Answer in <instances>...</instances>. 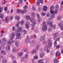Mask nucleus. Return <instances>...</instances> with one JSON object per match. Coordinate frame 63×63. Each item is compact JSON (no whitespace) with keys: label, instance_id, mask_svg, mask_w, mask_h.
Wrapping results in <instances>:
<instances>
[{"label":"nucleus","instance_id":"f257e3e1","mask_svg":"<svg viewBox=\"0 0 63 63\" xmlns=\"http://www.w3.org/2000/svg\"><path fill=\"white\" fill-rule=\"evenodd\" d=\"M21 30V28L19 27L17 29V30H16L15 32L16 34V39H18L19 38H20V32Z\"/></svg>","mask_w":63,"mask_h":63},{"label":"nucleus","instance_id":"f03ea898","mask_svg":"<svg viewBox=\"0 0 63 63\" xmlns=\"http://www.w3.org/2000/svg\"><path fill=\"white\" fill-rule=\"evenodd\" d=\"M50 13L52 15L51 16V18H53L55 17V15L54 14V12L53 10H50Z\"/></svg>","mask_w":63,"mask_h":63},{"label":"nucleus","instance_id":"7ed1b4c3","mask_svg":"<svg viewBox=\"0 0 63 63\" xmlns=\"http://www.w3.org/2000/svg\"><path fill=\"white\" fill-rule=\"evenodd\" d=\"M59 35L58 33H55L53 34V40H55L56 39V37H57Z\"/></svg>","mask_w":63,"mask_h":63},{"label":"nucleus","instance_id":"20e7f679","mask_svg":"<svg viewBox=\"0 0 63 63\" xmlns=\"http://www.w3.org/2000/svg\"><path fill=\"white\" fill-rule=\"evenodd\" d=\"M36 44V42L35 40H32L31 42V46L32 47H33Z\"/></svg>","mask_w":63,"mask_h":63},{"label":"nucleus","instance_id":"39448f33","mask_svg":"<svg viewBox=\"0 0 63 63\" xmlns=\"http://www.w3.org/2000/svg\"><path fill=\"white\" fill-rule=\"evenodd\" d=\"M47 25H44L42 28V29L43 31H46L47 30Z\"/></svg>","mask_w":63,"mask_h":63},{"label":"nucleus","instance_id":"423d86ee","mask_svg":"<svg viewBox=\"0 0 63 63\" xmlns=\"http://www.w3.org/2000/svg\"><path fill=\"white\" fill-rule=\"evenodd\" d=\"M43 2V0H38L37 3L36 5L37 6H39L40 3H42Z\"/></svg>","mask_w":63,"mask_h":63},{"label":"nucleus","instance_id":"0eeeda50","mask_svg":"<svg viewBox=\"0 0 63 63\" xmlns=\"http://www.w3.org/2000/svg\"><path fill=\"white\" fill-rule=\"evenodd\" d=\"M15 36H16V34H15V33L12 32V33L11 35V39H14V38H15Z\"/></svg>","mask_w":63,"mask_h":63},{"label":"nucleus","instance_id":"6e6552de","mask_svg":"<svg viewBox=\"0 0 63 63\" xmlns=\"http://www.w3.org/2000/svg\"><path fill=\"white\" fill-rule=\"evenodd\" d=\"M6 42V39L4 38H3L2 39V41L1 43V44L2 46H4Z\"/></svg>","mask_w":63,"mask_h":63},{"label":"nucleus","instance_id":"1a4fd4ad","mask_svg":"<svg viewBox=\"0 0 63 63\" xmlns=\"http://www.w3.org/2000/svg\"><path fill=\"white\" fill-rule=\"evenodd\" d=\"M29 24H30L29 22H26V24L25 25V27L26 28L28 29V28H29Z\"/></svg>","mask_w":63,"mask_h":63},{"label":"nucleus","instance_id":"9d476101","mask_svg":"<svg viewBox=\"0 0 63 63\" xmlns=\"http://www.w3.org/2000/svg\"><path fill=\"white\" fill-rule=\"evenodd\" d=\"M30 42V39L29 38H27L25 40V43H27V44H28Z\"/></svg>","mask_w":63,"mask_h":63},{"label":"nucleus","instance_id":"9b49d317","mask_svg":"<svg viewBox=\"0 0 63 63\" xmlns=\"http://www.w3.org/2000/svg\"><path fill=\"white\" fill-rule=\"evenodd\" d=\"M45 38L46 37H45V36L44 35H42L40 38V40L41 41H43L45 40Z\"/></svg>","mask_w":63,"mask_h":63},{"label":"nucleus","instance_id":"f8f14e48","mask_svg":"<svg viewBox=\"0 0 63 63\" xmlns=\"http://www.w3.org/2000/svg\"><path fill=\"white\" fill-rule=\"evenodd\" d=\"M52 22H50L49 21H48L47 22V25H49L50 27V26H52Z\"/></svg>","mask_w":63,"mask_h":63},{"label":"nucleus","instance_id":"ddd939ff","mask_svg":"<svg viewBox=\"0 0 63 63\" xmlns=\"http://www.w3.org/2000/svg\"><path fill=\"white\" fill-rule=\"evenodd\" d=\"M7 44L8 45H9L7 46V47H10V46H11V44H12L10 40L8 41L7 42Z\"/></svg>","mask_w":63,"mask_h":63},{"label":"nucleus","instance_id":"4468645a","mask_svg":"<svg viewBox=\"0 0 63 63\" xmlns=\"http://www.w3.org/2000/svg\"><path fill=\"white\" fill-rule=\"evenodd\" d=\"M58 56L60 55V52H58V51L56 53V57H57Z\"/></svg>","mask_w":63,"mask_h":63},{"label":"nucleus","instance_id":"2eb2a0df","mask_svg":"<svg viewBox=\"0 0 63 63\" xmlns=\"http://www.w3.org/2000/svg\"><path fill=\"white\" fill-rule=\"evenodd\" d=\"M7 62V60L6 59L3 60H2V63H6Z\"/></svg>","mask_w":63,"mask_h":63},{"label":"nucleus","instance_id":"dca6fc26","mask_svg":"<svg viewBox=\"0 0 63 63\" xmlns=\"http://www.w3.org/2000/svg\"><path fill=\"white\" fill-rule=\"evenodd\" d=\"M15 45L16 47H18L19 46V43H18V41H16L15 42Z\"/></svg>","mask_w":63,"mask_h":63},{"label":"nucleus","instance_id":"f3484780","mask_svg":"<svg viewBox=\"0 0 63 63\" xmlns=\"http://www.w3.org/2000/svg\"><path fill=\"white\" fill-rule=\"evenodd\" d=\"M55 8L56 10H58L59 9V6L58 5H56L55 7Z\"/></svg>","mask_w":63,"mask_h":63},{"label":"nucleus","instance_id":"a211bd4d","mask_svg":"<svg viewBox=\"0 0 63 63\" xmlns=\"http://www.w3.org/2000/svg\"><path fill=\"white\" fill-rule=\"evenodd\" d=\"M23 54V52H21L20 53H18V55L20 57H21V56Z\"/></svg>","mask_w":63,"mask_h":63},{"label":"nucleus","instance_id":"6ab92c4d","mask_svg":"<svg viewBox=\"0 0 63 63\" xmlns=\"http://www.w3.org/2000/svg\"><path fill=\"white\" fill-rule=\"evenodd\" d=\"M51 27H52V28L53 29H55L56 28V26L55 25H53L52 24L51 26H50Z\"/></svg>","mask_w":63,"mask_h":63},{"label":"nucleus","instance_id":"aec40b11","mask_svg":"<svg viewBox=\"0 0 63 63\" xmlns=\"http://www.w3.org/2000/svg\"><path fill=\"white\" fill-rule=\"evenodd\" d=\"M61 19H62V17H61V16H60V15L58 17V20H61Z\"/></svg>","mask_w":63,"mask_h":63},{"label":"nucleus","instance_id":"412c9836","mask_svg":"<svg viewBox=\"0 0 63 63\" xmlns=\"http://www.w3.org/2000/svg\"><path fill=\"white\" fill-rule=\"evenodd\" d=\"M15 18L17 20H19L20 19V17L19 16H16L15 17Z\"/></svg>","mask_w":63,"mask_h":63},{"label":"nucleus","instance_id":"4be33fe9","mask_svg":"<svg viewBox=\"0 0 63 63\" xmlns=\"http://www.w3.org/2000/svg\"><path fill=\"white\" fill-rule=\"evenodd\" d=\"M31 16L32 17H34L35 16V13H32Z\"/></svg>","mask_w":63,"mask_h":63},{"label":"nucleus","instance_id":"5701e85b","mask_svg":"<svg viewBox=\"0 0 63 63\" xmlns=\"http://www.w3.org/2000/svg\"><path fill=\"white\" fill-rule=\"evenodd\" d=\"M47 7L46 6H45L44 7V10L45 12L47 11Z\"/></svg>","mask_w":63,"mask_h":63},{"label":"nucleus","instance_id":"b1692460","mask_svg":"<svg viewBox=\"0 0 63 63\" xmlns=\"http://www.w3.org/2000/svg\"><path fill=\"white\" fill-rule=\"evenodd\" d=\"M34 21V18H32L30 19V21L31 22H33Z\"/></svg>","mask_w":63,"mask_h":63},{"label":"nucleus","instance_id":"393cba45","mask_svg":"<svg viewBox=\"0 0 63 63\" xmlns=\"http://www.w3.org/2000/svg\"><path fill=\"white\" fill-rule=\"evenodd\" d=\"M26 18L27 20H29L30 18V17L29 16H27L26 17Z\"/></svg>","mask_w":63,"mask_h":63},{"label":"nucleus","instance_id":"a878e982","mask_svg":"<svg viewBox=\"0 0 63 63\" xmlns=\"http://www.w3.org/2000/svg\"><path fill=\"white\" fill-rule=\"evenodd\" d=\"M19 24H20V22H18L16 24V27H19Z\"/></svg>","mask_w":63,"mask_h":63},{"label":"nucleus","instance_id":"bb28decb","mask_svg":"<svg viewBox=\"0 0 63 63\" xmlns=\"http://www.w3.org/2000/svg\"><path fill=\"white\" fill-rule=\"evenodd\" d=\"M16 48H13L12 50V51L13 52H15L16 51Z\"/></svg>","mask_w":63,"mask_h":63},{"label":"nucleus","instance_id":"cd10ccee","mask_svg":"<svg viewBox=\"0 0 63 63\" xmlns=\"http://www.w3.org/2000/svg\"><path fill=\"white\" fill-rule=\"evenodd\" d=\"M1 53L3 55H4L6 54V51H1Z\"/></svg>","mask_w":63,"mask_h":63},{"label":"nucleus","instance_id":"c85d7f7f","mask_svg":"<svg viewBox=\"0 0 63 63\" xmlns=\"http://www.w3.org/2000/svg\"><path fill=\"white\" fill-rule=\"evenodd\" d=\"M51 42V38H49V39L48 40L47 43L48 44H50V43H52L50 42Z\"/></svg>","mask_w":63,"mask_h":63},{"label":"nucleus","instance_id":"c756f323","mask_svg":"<svg viewBox=\"0 0 63 63\" xmlns=\"http://www.w3.org/2000/svg\"><path fill=\"white\" fill-rule=\"evenodd\" d=\"M54 45L55 47L57 45V41H56V40L54 42Z\"/></svg>","mask_w":63,"mask_h":63},{"label":"nucleus","instance_id":"7c9ffc66","mask_svg":"<svg viewBox=\"0 0 63 63\" xmlns=\"http://www.w3.org/2000/svg\"><path fill=\"white\" fill-rule=\"evenodd\" d=\"M44 53H42L40 54V57H44Z\"/></svg>","mask_w":63,"mask_h":63},{"label":"nucleus","instance_id":"2f4dec72","mask_svg":"<svg viewBox=\"0 0 63 63\" xmlns=\"http://www.w3.org/2000/svg\"><path fill=\"white\" fill-rule=\"evenodd\" d=\"M21 24V25H23L24 24V22L23 20H22L20 22Z\"/></svg>","mask_w":63,"mask_h":63},{"label":"nucleus","instance_id":"473e14b6","mask_svg":"<svg viewBox=\"0 0 63 63\" xmlns=\"http://www.w3.org/2000/svg\"><path fill=\"white\" fill-rule=\"evenodd\" d=\"M12 31H15L16 30V27H15V26H13V27L12 28Z\"/></svg>","mask_w":63,"mask_h":63},{"label":"nucleus","instance_id":"72a5a7b5","mask_svg":"<svg viewBox=\"0 0 63 63\" xmlns=\"http://www.w3.org/2000/svg\"><path fill=\"white\" fill-rule=\"evenodd\" d=\"M48 31L49 32H52V29L51 28H48Z\"/></svg>","mask_w":63,"mask_h":63},{"label":"nucleus","instance_id":"f704fd0d","mask_svg":"<svg viewBox=\"0 0 63 63\" xmlns=\"http://www.w3.org/2000/svg\"><path fill=\"white\" fill-rule=\"evenodd\" d=\"M41 15L42 16H45L46 15V13H45L42 12L41 13Z\"/></svg>","mask_w":63,"mask_h":63},{"label":"nucleus","instance_id":"c9c22d12","mask_svg":"<svg viewBox=\"0 0 63 63\" xmlns=\"http://www.w3.org/2000/svg\"><path fill=\"white\" fill-rule=\"evenodd\" d=\"M36 51L35 50H33L32 52V54H35L36 53Z\"/></svg>","mask_w":63,"mask_h":63},{"label":"nucleus","instance_id":"e433bc0d","mask_svg":"<svg viewBox=\"0 0 63 63\" xmlns=\"http://www.w3.org/2000/svg\"><path fill=\"white\" fill-rule=\"evenodd\" d=\"M38 57L36 55L34 56V59H38Z\"/></svg>","mask_w":63,"mask_h":63},{"label":"nucleus","instance_id":"4c0bfd02","mask_svg":"<svg viewBox=\"0 0 63 63\" xmlns=\"http://www.w3.org/2000/svg\"><path fill=\"white\" fill-rule=\"evenodd\" d=\"M5 21H6L7 22H8V21H9V18L8 17H7L5 18Z\"/></svg>","mask_w":63,"mask_h":63},{"label":"nucleus","instance_id":"58836bf2","mask_svg":"<svg viewBox=\"0 0 63 63\" xmlns=\"http://www.w3.org/2000/svg\"><path fill=\"white\" fill-rule=\"evenodd\" d=\"M3 10V8L2 7H1L0 8V13H1V12H2Z\"/></svg>","mask_w":63,"mask_h":63},{"label":"nucleus","instance_id":"ea45409f","mask_svg":"<svg viewBox=\"0 0 63 63\" xmlns=\"http://www.w3.org/2000/svg\"><path fill=\"white\" fill-rule=\"evenodd\" d=\"M54 63H57V59H55L54 60Z\"/></svg>","mask_w":63,"mask_h":63},{"label":"nucleus","instance_id":"a19ab883","mask_svg":"<svg viewBox=\"0 0 63 63\" xmlns=\"http://www.w3.org/2000/svg\"><path fill=\"white\" fill-rule=\"evenodd\" d=\"M52 46V43H50L49 45V47H51Z\"/></svg>","mask_w":63,"mask_h":63},{"label":"nucleus","instance_id":"79ce46f5","mask_svg":"<svg viewBox=\"0 0 63 63\" xmlns=\"http://www.w3.org/2000/svg\"><path fill=\"white\" fill-rule=\"evenodd\" d=\"M58 26L60 27H61L62 26V24L61 23H59L58 24Z\"/></svg>","mask_w":63,"mask_h":63},{"label":"nucleus","instance_id":"37998d69","mask_svg":"<svg viewBox=\"0 0 63 63\" xmlns=\"http://www.w3.org/2000/svg\"><path fill=\"white\" fill-rule=\"evenodd\" d=\"M4 17V16L2 14H0V18H3Z\"/></svg>","mask_w":63,"mask_h":63},{"label":"nucleus","instance_id":"c03bdc74","mask_svg":"<svg viewBox=\"0 0 63 63\" xmlns=\"http://www.w3.org/2000/svg\"><path fill=\"white\" fill-rule=\"evenodd\" d=\"M17 13L18 14H19L20 13V11L19 9H17L16 11Z\"/></svg>","mask_w":63,"mask_h":63},{"label":"nucleus","instance_id":"a18cd8bd","mask_svg":"<svg viewBox=\"0 0 63 63\" xmlns=\"http://www.w3.org/2000/svg\"><path fill=\"white\" fill-rule=\"evenodd\" d=\"M19 2H18V4H21L22 2V0H19Z\"/></svg>","mask_w":63,"mask_h":63},{"label":"nucleus","instance_id":"49530a36","mask_svg":"<svg viewBox=\"0 0 63 63\" xmlns=\"http://www.w3.org/2000/svg\"><path fill=\"white\" fill-rule=\"evenodd\" d=\"M43 60L42 59H41L39 60L38 62V63H41V62H43Z\"/></svg>","mask_w":63,"mask_h":63},{"label":"nucleus","instance_id":"de8ad7c7","mask_svg":"<svg viewBox=\"0 0 63 63\" xmlns=\"http://www.w3.org/2000/svg\"><path fill=\"white\" fill-rule=\"evenodd\" d=\"M32 9L33 11H35V7L33 6L32 7Z\"/></svg>","mask_w":63,"mask_h":63},{"label":"nucleus","instance_id":"09e8293b","mask_svg":"<svg viewBox=\"0 0 63 63\" xmlns=\"http://www.w3.org/2000/svg\"><path fill=\"white\" fill-rule=\"evenodd\" d=\"M47 17H49L50 16V13H47Z\"/></svg>","mask_w":63,"mask_h":63},{"label":"nucleus","instance_id":"8fccbe9b","mask_svg":"<svg viewBox=\"0 0 63 63\" xmlns=\"http://www.w3.org/2000/svg\"><path fill=\"white\" fill-rule=\"evenodd\" d=\"M32 22H33V25H36V21H34Z\"/></svg>","mask_w":63,"mask_h":63},{"label":"nucleus","instance_id":"3c124183","mask_svg":"<svg viewBox=\"0 0 63 63\" xmlns=\"http://www.w3.org/2000/svg\"><path fill=\"white\" fill-rule=\"evenodd\" d=\"M53 11L54 12V14H57V10H56L55 11Z\"/></svg>","mask_w":63,"mask_h":63},{"label":"nucleus","instance_id":"603ef678","mask_svg":"<svg viewBox=\"0 0 63 63\" xmlns=\"http://www.w3.org/2000/svg\"><path fill=\"white\" fill-rule=\"evenodd\" d=\"M46 22L45 21H44L43 22L42 24L44 25H46Z\"/></svg>","mask_w":63,"mask_h":63},{"label":"nucleus","instance_id":"864d4df0","mask_svg":"<svg viewBox=\"0 0 63 63\" xmlns=\"http://www.w3.org/2000/svg\"><path fill=\"white\" fill-rule=\"evenodd\" d=\"M9 41H10L11 43H13L14 42V40L13 39H10Z\"/></svg>","mask_w":63,"mask_h":63},{"label":"nucleus","instance_id":"5fc2aeb1","mask_svg":"<svg viewBox=\"0 0 63 63\" xmlns=\"http://www.w3.org/2000/svg\"><path fill=\"white\" fill-rule=\"evenodd\" d=\"M20 13L21 14H23L24 13V12L23 10H22L20 11Z\"/></svg>","mask_w":63,"mask_h":63},{"label":"nucleus","instance_id":"6e6d98bb","mask_svg":"<svg viewBox=\"0 0 63 63\" xmlns=\"http://www.w3.org/2000/svg\"><path fill=\"white\" fill-rule=\"evenodd\" d=\"M41 47V46L39 45H37L35 46V47Z\"/></svg>","mask_w":63,"mask_h":63},{"label":"nucleus","instance_id":"4d7b16f0","mask_svg":"<svg viewBox=\"0 0 63 63\" xmlns=\"http://www.w3.org/2000/svg\"><path fill=\"white\" fill-rule=\"evenodd\" d=\"M34 26H32V31H33L34 30Z\"/></svg>","mask_w":63,"mask_h":63},{"label":"nucleus","instance_id":"13d9d810","mask_svg":"<svg viewBox=\"0 0 63 63\" xmlns=\"http://www.w3.org/2000/svg\"><path fill=\"white\" fill-rule=\"evenodd\" d=\"M25 59V58L24 57H22L21 58V60L22 61H23V60H24V59Z\"/></svg>","mask_w":63,"mask_h":63},{"label":"nucleus","instance_id":"bf43d9fd","mask_svg":"<svg viewBox=\"0 0 63 63\" xmlns=\"http://www.w3.org/2000/svg\"><path fill=\"white\" fill-rule=\"evenodd\" d=\"M27 8H28V6L27 5H26L24 6V9H27Z\"/></svg>","mask_w":63,"mask_h":63},{"label":"nucleus","instance_id":"052dcab7","mask_svg":"<svg viewBox=\"0 0 63 63\" xmlns=\"http://www.w3.org/2000/svg\"><path fill=\"white\" fill-rule=\"evenodd\" d=\"M48 47H45L44 48V50H47L48 49Z\"/></svg>","mask_w":63,"mask_h":63},{"label":"nucleus","instance_id":"680f3d73","mask_svg":"<svg viewBox=\"0 0 63 63\" xmlns=\"http://www.w3.org/2000/svg\"><path fill=\"white\" fill-rule=\"evenodd\" d=\"M43 43L44 44H46L47 43V41L44 40L43 41Z\"/></svg>","mask_w":63,"mask_h":63},{"label":"nucleus","instance_id":"e2e57ef3","mask_svg":"<svg viewBox=\"0 0 63 63\" xmlns=\"http://www.w3.org/2000/svg\"><path fill=\"white\" fill-rule=\"evenodd\" d=\"M14 18V17H13L12 16H11L10 17V20H12V19H13Z\"/></svg>","mask_w":63,"mask_h":63},{"label":"nucleus","instance_id":"0e129e2a","mask_svg":"<svg viewBox=\"0 0 63 63\" xmlns=\"http://www.w3.org/2000/svg\"><path fill=\"white\" fill-rule=\"evenodd\" d=\"M28 57V55L26 54V55L25 56L24 58H27Z\"/></svg>","mask_w":63,"mask_h":63},{"label":"nucleus","instance_id":"69168bd1","mask_svg":"<svg viewBox=\"0 0 63 63\" xmlns=\"http://www.w3.org/2000/svg\"><path fill=\"white\" fill-rule=\"evenodd\" d=\"M36 16H37V17H38V18H39L40 15H39V14H37Z\"/></svg>","mask_w":63,"mask_h":63},{"label":"nucleus","instance_id":"338daca9","mask_svg":"<svg viewBox=\"0 0 63 63\" xmlns=\"http://www.w3.org/2000/svg\"><path fill=\"white\" fill-rule=\"evenodd\" d=\"M7 7H5L4 8V10H5V11H7Z\"/></svg>","mask_w":63,"mask_h":63},{"label":"nucleus","instance_id":"774afa93","mask_svg":"<svg viewBox=\"0 0 63 63\" xmlns=\"http://www.w3.org/2000/svg\"><path fill=\"white\" fill-rule=\"evenodd\" d=\"M61 52L63 54V48H62V50H61Z\"/></svg>","mask_w":63,"mask_h":63}]
</instances>
